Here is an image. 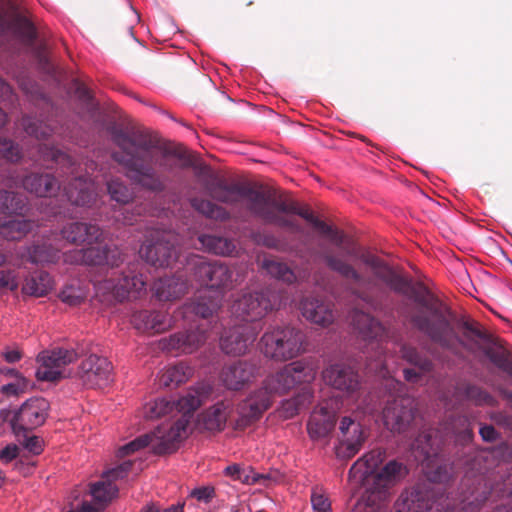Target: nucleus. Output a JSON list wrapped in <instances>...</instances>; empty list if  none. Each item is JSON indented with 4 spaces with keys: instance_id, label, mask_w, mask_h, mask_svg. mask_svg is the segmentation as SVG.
Returning <instances> with one entry per match:
<instances>
[{
    "instance_id": "1",
    "label": "nucleus",
    "mask_w": 512,
    "mask_h": 512,
    "mask_svg": "<svg viewBox=\"0 0 512 512\" xmlns=\"http://www.w3.org/2000/svg\"><path fill=\"white\" fill-rule=\"evenodd\" d=\"M204 187L213 199L226 204L243 201L245 208L253 216L266 224L287 229L291 233H304V228L294 216H299L310 223L335 246L342 248L345 255L356 258L365 265V271L360 272L352 264L328 251L320 254L329 269L352 284L353 295L366 303H372L386 290L391 291V285L379 276L383 270L387 269L394 275H401L382 258L367 251L361 252L358 244L350 236L320 220L308 206H301L291 198L277 195L273 189L246 182L228 183L212 173L205 180Z\"/></svg>"
},
{
    "instance_id": "2",
    "label": "nucleus",
    "mask_w": 512,
    "mask_h": 512,
    "mask_svg": "<svg viewBox=\"0 0 512 512\" xmlns=\"http://www.w3.org/2000/svg\"><path fill=\"white\" fill-rule=\"evenodd\" d=\"M382 272L379 276L391 285L392 292L409 297L417 305L410 315V323L416 330L449 351L464 349L481 353L493 366L512 377V354L480 322L458 315L423 282L413 283L387 269Z\"/></svg>"
},
{
    "instance_id": "3",
    "label": "nucleus",
    "mask_w": 512,
    "mask_h": 512,
    "mask_svg": "<svg viewBox=\"0 0 512 512\" xmlns=\"http://www.w3.org/2000/svg\"><path fill=\"white\" fill-rule=\"evenodd\" d=\"M445 433L430 429L423 431L416 439L417 447L424 456L422 465L429 483H421L405 490L396 503V512H478L490 495V489L482 481L476 479V486L468 495L467 476L461 482L459 497L453 501L441 494L436 497V484H446L453 478V467L447 463L438 462V453L449 436H454L457 442L465 444L472 440L473 430L466 416L453 418L444 425Z\"/></svg>"
},
{
    "instance_id": "4",
    "label": "nucleus",
    "mask_w": 512,
    "mask_h": 512,
    "mask_svg": "<svg viewBox=\"0 0 512 512\" xmlns=\"http://www.w3.org/2000/svg\"><path fill=\"white\" fill-rule=\"evenodd\" d=\"M113 144L118 147L111 158L126 170V176L142 189L162 193L167 185L153 164L166 172H171L175 164L170 157L186 159V152L180 145H160L152 133L112 122L106 127Z\"/></svg>"
},
{
    "instance_id": "5",
    "label": "nucleus",
    "mask_w": 512,
    "mask_h": 512,
    "mask_svg": "<svg viewBox=\"0 0 512 512\" xmlns=\"http://www.w3.org/2000/svg\"><path fill=\"white\" fill-rule=\"evenodd\" d=\"M386 459V451L376 448L359 458L349 470V479L365 488L360 498L371 510L378 509L390 496V490L408 473L407 467L397 460L379 466Z\"/></svg>"
},
{
    "instance_id": "6",
    "label": "nucleus",
    "mask_w": 512,
    "mask_h": 512,
    "mask_svg": "<svg viewBox=\"0 0 512 512\" xmlns=\"http://www.w3.org/2000/svg\"><path fill=\"white\" fill-rule=\"evenodd\" d=\"M39 152L44 160L54 161L62 169H67L74 178L64 187V195L75 206L90 207L97 200L94 182L88 176H76L77 164L65 152L48 145H41Z\"/></svg>"
},
{
    "instance_id": "7",
    "label": "nucleus",
    "mask_w": 512,
    "mask_h": 512,
    "mask_svg": "<svg viewBox=\"0 0 512 512\" xmlns=\"http://www.w3.org/2000/svg\"><path fill=\"white\" fill-rule=\"evenodd\" d=\"M187 421L182 419L175 425H161L151 433L141 435L133 441L123 445L118 450L120 457L127 456L135 451L151 445L153 453L164 455L174 452L183 440Z\"/></svg>"
},
{
    "instance_id": "8",
    "label": "nucleus",
    "mask_w": 512,
    "mask_h": 512,
    "mask_svg": "<svg viewBox=\"0 0 512 512\" xmlns=\"http://www.w3.org/2000/svg\"><path fill=\"white\" fill-rule=\"evenodd\" d=\"M304 334L292 326L268 329L260 339L263 354L275 361H287L303 351Z\"/></svg>"
},
{
    "instance_id": "9",
    "label": "nucleus",
    "mask_w": 512,
    "mask_h": 512,
    "mask_svg": "<svg viewBox=\"0 0 512 512\" xmlns=\"http://www.w3.org/2000/svg\"><path fill=\"white\" fill-rule=\"evenodd\" d=\"M178 235L171 230L152 229L140 248V255L155 267H169L178 260Z\"/></svg>"
},
{
    "instance_id": "10",
    "label": "nucleus",
    "mask_w": 512,
    "mask_h": 512,
    "mask_svg": "<svg viewBox=\"0 0 512 512\" xmlns=\"http://www.w3.org/2000/svg\"><path fill=\"white\" fill-rule=\"evenodd\" d=\"M316 373V368L308 362L295 361L285 365L275 374L268 376L260 389L267 392L272 400L273 396H281L299 384L312 382Z\"/></svg>"
},
{
    "instance_id": "11",
    "label": "nucleus",
    "mask_w": 512,
    "mask_h": 512,
    "mask_svg": "<svg viewBox=\"0 0 512 512\" xmlns=\"http://www.w3.org/2000/svg\"><path fill=\"white\" fill-rule=\"evenodd\" d=\"M278 305L279 295L271 289H265L244 293L234 302L232 313L243 321L255 322L264 318Z\"/></svg>"
},
{
    "instance_id": "12",
    "label": "nucleus",
    "mask_w": 512,
    "mask_h": 512,
    "mask_svg": "<svg viewBox=\"0 0 512 512\" xmlns=\"http://www.w3.org/2000/svg\"><path fill=\"white\" fill-rule=\"evenodd\" d=\"M188 267L196 281L209 289L227 288L232 282L233 272L224 262L192 255L188 259Z\"/></svg>"
},
{
    "instance_id": "13",
    "label": "nucleus",
    "mask_w": 512,
    "mask_h": 512,
    "mask_svg": "<svg viewBox=\"0 0 512 512\" xmlns=\"http://www.w3.org/2000/svg\"><path fill=\"white\" fill-rule=\"evenodd\" d=\"M415 399L407 394H398L388 399L383 409L385 426L392 432H405L414 420Z\"/></svg>"
},
{
    "instance_id": "14",
    "label": "nucleus",
    "mask_w": 512,
    "mask_h": 512,
    "mask_svg": "<svg viewBox=\"0 0 512 512\" xmlns=\"http://www.w3.org/2000/svg\"><path fill=\"white\" fill-rule=\"evenodd\" d=\"M78 354L73 349L55 348L37 356L39 367L35 376L39 381L56 382L64 377V368L74 362Z\"/></svg>"
},
{
    "instance_id": "15",
    "label": "nucleus",
    "mask_w": 512,
    "mask_h": 512,
    "mask_svg": "<svg viewBox=\"0 0 512 512\" xmlns=\"http://www.w3.org/2000/svg\"><path fill=\"white\" fill-rule=\"evenodd\" d=\"M325 383L339 391L343 396L356 399L359 397L362 383L358 372L345 363H335L322 372Z\"/></svg>"
},
{
    "instance_id": "16",
    "label": "nucleus",
    "mask_w": 512,
    "mask_h": 512,
    "mask_svg": "<svg viewBox=\"0 0 512 512\" xmlns=\"http://www.w3.org/2000/svg\"><path fill=\"white\" fill-rule=\"evenodd\" d=\"M49 403L42 397H34L24 402L11 420V426L17 439L21 432H29L41 426L48 415Z\"/></svg>"
},
{
    "instance_id": "17",
    "label": "nucleus",
    "mask_w": 512,
    "mask_h": 512,
    "mask_svg": "<svg viewBox=\"0 0 512 512\" xmlns=\"http://www.w3.org/2000/svg\"><path fill=\"white\" fill-rule=\"evenodd\" d=\"M139 267V263L129 264L117 280L114 278L106 280L103 283V288L111 290V294L117 302H122L131 296L137 297L146 287V280L139 271Z\"/></svg>"
},
{
    "instance_id": "18",
    "label": "nucleus",
    "mask_w": 512,
    "mask_h": 512,
    "mask_svg": "<svg viewBox=\"0 0 512 512\" xmlns=\"http://www.w3.org/2000/svg\"><path fill=\"white\" fill-rule=\"evenodd\" d=\"M368 437L362 424L351 416H343L339 421L336 454L339 458L350 459L362 448Z\"/></svg>"
},
{
    "instance_id": "19",
    "label": "nucleus",
    "mask_w": 512,
    "mask_h": 512,
    "mask_svg": "<svg viewBox=\"0 0 512 512\" xmlns=\"http://www.w3.org/2000/svg\"><path fill=\"white\" fill-rule=\"evenodd\" d=\"M261 374L257 360H238L223 367L220 379L226 388L240 390Z\"/></svg>"
},
{
    "instance_id": "20",
    "label": "nucleus",
    "mask_w": 512,
    "mask_h": 512,
    "mask_svg": "<svg viewBox=\"0 0 512 512\" xmlns=\"http://www.w3.org/2000/svg\"><path fill=\"white\" fill-rule=\"evenodd\" d=\"M112 365L105 357L89 355L79 366L77 375L88 388H102L111 380Z\"/></svg>"
},
{
    "instance_id": "21",
    "label": "nucleus",
    "mask_w": 512,
    "mask_h": 512,
    "mask_svg": "<svg viewBox=\"0 0 512 512\" xmlns=\"http://www.w3.org/2000/svg\"><path fill=\"white\" fill-rule=\"evenodd\" d=\"M207 340V330L202 324L195 329L177 332L160 341L161 347L167 352L190 354L199 349Z\"/></svg>"
},
{
    "instance_id": "22",
    "label": "nucleus",
    "mask_w": 512,
    "mask_h": 512,
    "mask_svg": "<svg viewBox=\"0 0 512 512\" xmlns=\"http://www.w3.org/2000/svg\"><path fill=\"white\" fill-rule=\"evenodd\" d=\"M258 329L250 325H237L224 331L220 338V347L225 354L243 355L254 343Z\"/></svg>"
},
{
    "instance_id": "23",
    "label": "nucleus",
    "mask_w": 512,
    "mask_h": 512,
    "mask_svg": "<svg viewBox=\"0 0 512 512\" xmlns=\"http://www.w3.org/2000/svg\"><path fill=\"white\" fill-rule=\"evenodd\" d=\"M131 467L132 463L125 461L119 466L104 472L103 480L90 485V494L97 505L105 508L117 496L118 488L112 481L123 478L130 471Z\"/></svg>"
},
{
    "instance_id": "24",
    "label": "nucleus",
    "mask_w": 512,
    "mask_h": 512,
    "mask_svg": "<svg viewBox=\"0 0 512 512\" xmlns=\"http://www.w3.org/2000/svg\"><path fill=\"white\" fill-rule=\"evenodd\" d=\"M271 405L267 392L261 389L255 391L238 406V418L235 420L237 429H244L258 420Z\"/></svg>"
},
{
    "instance_id": "25",
    "label": "nucleus",
    "mask_w": 512,
    "mask_h": 512,
    "mask_svg": "<svg viewBox=\"0 0 512 512\" xmlns=\"http://www.w3.org/2000/svg\"><path fill=\"white\" fill-rule=\"evenodd\" d=\"M336 423V413L328 406L316 407L310 415L307 430L312 440H321L330 436Z\"/></svg>"
},
{
    "instance_id": "26",
    "label": "nucleus",
    "mask_w": 512,
    "mask_h": 512,
    "mask_svg": "<svg viewBox=\"0 0 512 512\" xmlns=\"http://www.w3.org/2000/svg\"><path fill=\"white\" fill-rule=\"evenodd\" d=\"M303 316L310 322L327 327L333 323L335 314L333 304L318 297H306L301 302Z\"/></svg>"
},
{
    "instance_id": "27",
    "label": "nucleus",
    "mask_w": 512,
    "mask_h": 512,
    "mask_svg": "<svg viewBox=\"0 0 512 512\" xmlns=\"http://www.w3.org/2000/svg\"><path fill=\"white\" fill-rule=\"evenodd\" d=\"M131 322L141 332L161 333L172 326L171 318L163 311H136Z\"/></svg>"
},
{
    "instance_id": "28",
    "label": "nucleus",
    "mask_w": 512,
    "mask_h": 512,
    "mask_svg": "<svg viewBox=\"0 0 512 512\" xmlns=\"http://www.w3.org/2000/svg\"><path fill=\"white\" fill-rule=\"evenodd\" d=\"M61 235L70 243L91 245L101 240L103 232L95 224L73 222L62 228Z\"/></svg>"
},
{
    "instance_id": "29",
    "label": "nucleus",
    "mask_w": 512,
    "mask_h": 512,
    "mask_svg": "<svg viewBox=\"0 0 512 512\" xmlns=\"http://www.w3.org/2000/svg\"><path fill=\"white\" fill-rule=\"evenodd\" d=\"M23 188L38 197H54L60 190L59 181L49 173H31L22 180Z\"/></svg>"
},
{
    "instance_id": "30",
    "label": "nucleus",
    "mask_w": 512,
    "mask_h": 512,
    "mask_svg": "<svg viewBox=\"0 0 512 512\" xmlns=\"http://www.w3.org/2000/svg\"><path fill=\"white\" fill-rule=\"evenodd\" d=\"M351 324L363 340H376L384 334V327L376 318L362 310L351 313Z\"/></svg>"
},
{
    "instance_id": "31",
    "label": "nucleus",
    "mask_w": 512,
    "mask_h": 512,
    "mask_svg": "<svg viewBox=\"0 0 512 512\" xmlns=\"http://www.w3.org/2000/svg\"><path fill=\"white\" fill-rule=\"evenodd\" d=\"M153 291L160 301H173L188 291V283L181 276L160 278L153 284Z\"/></svg>"
},
{
    "instance_id": "32",
    "label": "nucleus",
    "mask_w": 512,
    "mask_h": 512,
    "mask_svg": "<svg viewBox=\"0 0 512 512\" xmlns=\"http://www.w3.org/2000/svg\"><path fill=\"white\" fill-rule=\"evenodd\" d=\"M8 31H13L16 35L30 42L36 38L35 28L27 18L17 16L13 21H10L0 5V35H4Z\"/></svg>"
},
{
    "instance_id": "33",
    "label": "nucleus",
    "mask_w": 512,
    "mask_h": 512,
    "mask_svg": "<svg viewBox=\"0 0 512 512\" xmlns=\"http://www.w3.org/2000/svg\"><path fill=\"white\" fill-rule=\"evenodd\" d=\"M221 295L219 293H213L210 290L204 291L199 297H197L192 303L186 306L190 312L202 319H208L212 317L218 309L221 307Z\"/></svg>"
},
{
    "instance_id": "34",
    "label": "nucleus",
    "mask_w": 512,
    "mask_h": 512,
    "mask_svg": "<svg viewBox=\"0 0 512 512\" xmlns=\"http://www.w3.org/2000/svg\"><path fill=\"white\" fill-rule=\"evenodd\" d=\"M28 260L33 264L55 263L60 259V248L48 240L36 243L28 248Z\"/></svg>"
},
{
    "instance_id": "35",
    "label": "nucleus",
    "mask_w": 512,
    "mask_h": 512,
    "mask_svg": "<svg viewBox=\"0 0 512 512\" xmlns=\"http://www.w3.org/2000/svg\"><path fill=\"white\" fill-rule=\"evenodd\" d=\"M455 396L457 399L470 400L478 406L487 405L495 406L497 401L486 390L472 384H460L455 388Z\"/></svg>"
},
{
    "instance_id": "36",
    "label": "nucleus",
    "mask_w": 512,
    "mask_h": 512,
    "mask_svg": "<svg viewBox=\"0 0 512 512\" xmlns=\"http://www.w3.org/2000/svg\"><path fill=\"white\" fill-rule=\"evenodd\" d=\"M198 242L204 251L223 256L231 255L236 249L232 240L217 235L200 234Z\"/></svg>"
},
{
    "instance_id": "37",
    "label": "nucleus",
    "mask_w": 512,
    "mask_h": 512,
    "mask_svg": "<svg viewBox=\"0 0 512 512\" xmlns=\"http://www.w3.org/2000/svg\"><path fill=\"white\" fill-rule=\"evenodd\" d=\"M230 406L225 402H218L207 409L203 414V423L206 429L221 431L224 429L228 417H230Z\"/></svg>"
},
{
    "instance_id": "38",
    "label": "nucleus",
    "mask_w": 512,
    "mask_h": 512,
    "mask_svg": "<svg viewBox=\"0 0 512 512\" xmlns=\"http://www.w3.org/2000/svg\"><path fill=\"white\" fill-rule=\"evenodd\" d=\"M52 288L53 280L50 274L45 271H39L26 278L22 291L27 295L42 297Z\"/></svg>"
},
{
    "instance_id": "39",
    "label": "nucleus",
    "mask_w": 512,
    "mask_h": 512,
    "mask_svg": "<svg viewBox=\"0 0 512 512\" xmlns=\"http://www.w3.org/2000/svg\"><path fill=\"white\" fill-rule=\"evenodd\" d=\"M193 374V369L184 362L166 367L160 376V385L164 387H177L185 383Z\"/></svg>"
},
{
    "instance_id": "40",
    "label": "nucleus",
    "mask_w": 512,
    "mask_h": 512,
    "mask_svg": "<svg viewBox=\"0 0 512 512\" xmlns=\"http://www.w3.org/2000/svg\"><path fill=\"white\" fill-rule=\"evenodd\" d=\"M27 197L18 192L0 189V213L22 214L27 208Z\"/></svg>"
},
{
    "instance_id": "41",
    "label": "nucleus",
    "mask_w": 512,
    "mask_h": 512,
    "mask_svg": "<svg viewBox=\"0 0 512 512\" xmlns=\"http://www.w3.org/2000/svg\"><path fill=\"white\" fill-rule=\"evenodd\" d=\"M174 409L178 412L182 413V417L175 421L172 425H175L178 421L185 419L187 421L185 432H187V427L189 424V420L186 418L187 414L193 413L198 407L201 405V398L197 390H190L184 396L180 397L177 401H173ZM168 427L171 424H166ZM187 433H184L183 439H185Z\"/></svg>"
},
{
    "instance_id": "42",
    "label": "nucleus",
    "mask_w": 512,
    "mask_h": 512,
    "mask_svg": "<svg viewBox=\"0 0 512 512\" xmlns=\"http://www.w3.org/2000/svg\"><path fill=\"white\" fill-rule=\"evenodd\" d=\"M401 358L414 366L422 373H428L433 369V362L427 356L418 351L417 348L404 344L400 348Z\"/></svg>"
},
{
    "instance_id": "43",
    "label": "nucleus",
    "mask_w": 512,
    "mask_h": 512,
    "mask_svg": "<svg viewBox=\"0 0 512 512\" xmlns=\"http://www.w3.org/2000/svg\"><path fill=\"white\" fill-rule=\"evenodd\" d=\"M190 203L196 211L208 218L220 221L228 220L230 218V214L225 208L218 206L210 200L194 197L190 200Z\"/></svg>"
},
{
    "instance_id": "44",
    "label": "nucleus",
    "mask_w": 512,
    "mask_h": 512,
    "mask_svg": "<svg viewBox=\"0 0 512 512\" xmlns=\"http://www.w3.org/2000/svg\"><path fill=\"white\" fill-rule=\"evenodd\" d=\"M33 222L26 219L10 220L0 226V234L7 240H20L32 230Z\"/></svg>"
},
{
    "instance_id": "45",
    "label": "nucleus",
    "mask_w": 512,
    "mask_h": 512,
    "mask_svg": "<svg viewBox=\"0 0 512 512\" xmlns=\"http://www.w3.org/2000/svg\"><path fill=\"white\" fill-rule=\"evenodd\" d=\"M262 268L267 271L272 277L282 280L286 283H293L296 281V275L293 270L284 262L275 258H266L263 260Z\"/></svg>"
},
{
    "instance_id": "46",
    "label": "nucleus",
    "mask_w": 512,
    "mask_h": 512,
    "mask_svg": "<svg viewBox=\"0 0 512 512\" xmlns=\"http://www.w3.org/2000/svg\"><path fill=\"white\" fill-rule=\"evenodd\" d=\"M71 261L82 262L86 265H104L107 260L104 246H91L86 249L75 250ZM70 261V259H68Z\"/></svg>"
},
{
    "instance_id": "47",
    "label": "nucleus",
    "mask_w": 512,
    "mask_h": 512,
    "mask_svg": "<svg viewBox=\"0 0 512 512\" xmlns=\"http://www.w3.org/2000/svg\"><path fill=\"white\" fill-rule=\"evenodd\" d=\"M107 192L111 200L119 204H127L133 199L131 189L119 178H113L107 181Z\"/></svg>"
},
{
    "instance_id": "48",
    "label": "nucleus",
    "mask_w": 512,
    "mask_h": 512,
    "mask_svg": "<svg viewBox=\"0 0 512 512\" xmlns=\"http://www.w3.org/2000/svg\"><path fill=\"white\" fill-rule=\"evenodd\" d=\"M388 366V357L386 355L379 356L377 359L371 360L368 363V369L370 371L376 373L384 379H387L390 386H392L394 389H397V391H400V389L403 387V384L393 379Z\"/></svg>"
},
{
    "instance_id": "49",
    "label": "nucleus",
    "mask_w": 512,
    "mask_h": 512,
    "mask_svg": "<svg viewBox=\"0 0 512 512\" xmlns=\"http://www.w3.org/2000/svg\"><path fill=\"white\" fill-rule=\"evenodd\" d=\"M7 121V115L0 109V127ZM0 158L10 162H17L21 158L19 146L13 141L0 137Z\"/></svg>"
},
{
    "instance_id": "50",
    "label": "nucleus",
    "mask_w": 512,
    "mask_h": 512,
    "mask_svg": "<svg viewBox=\"0 0 512 512\" xmlns=\"http://www.w3.org/2000/svg\"><path fill=\"white\" fill-rule=\"evenodd\" d=\"M313 397L312 391L309 387L305 386L302 392L295 398L287 400L283 404V409L286 412V417H292L297 414L302 408L306 407L311 402Z\"/></svg>"
},
{
    "instance_id": "51",
    "label": "nucleus",
    "mask_w": 512,
    "mask_h": 512,
    "mask_svg": "<svg viewBox=\"0 0 512 512\" xmlns=\"http://www.w3.org/2000/svg\"><path fill=\"white\" fill-rule=\"evenodd\" d=\"M22 126L28 135L34 136L37 139H46L53 132L52 128L47 124L28 116L22 118Z\"/></svg>"
},
{
    "instance_id": "52",
    "label": "nucleus",
    "mask_w": 512,
    "mask_h": 512,
    "mask_svg": "<svg viewBox=\"0 0 512 512\" xmlns=\"http://www.w3.org/2000/svg\"><path fill=\"white\" fill-rule=\"evenodd\" d=\"M59 298L70 306H77L87 298V292L80 285H66L59 293Z\"/></svg>"
},
{
    "instance_id": "53",
    "label": "nucleus",
    "mask_w": 512,
    "mask_h": 512,
    "mask_svg": "<svg viewBox=\"0 0 512 512\" xmlns=\"http://www.w3.org/2000/svg\"><path fill=\"white\" fill-rule=\"evenodd\" d=\"M173 410V402L161 398L156 399L146 407L145 415L149 419H156L171 413Z\"/></svg>"
},
{
    "instance_id": "54",
    "label": "nucleus",
    "mask_w": 512,
    "mask_h": 512,
    "mask_svg": "<svg viewBox=\"0 0 512 512\" xmlns=\"http://www.w3.org/2000/svg\"><path fill=\"white\" fill-rule=\"evenodd\" d=\"M19 443L34 455H39L43 450L42 440L37 436H28V432L20 433Z\"/></svg>"
},
{
    "instance_id": "55",
    "label": "nucleus",
    "mask_w": 512,
    "mask_h": 512,
    "mask_svg": "<svg viewBox=\"0 0 512 512\" xmlns=\"http://www.w3.org/2000/svg\"><path fill=\"white\" fill-rule=\"evenodd\" d=\"M252 239L256 244L270 249H279L280 247L279 239L270 233L255 232L252 235Z\"/></svg>"
},
{
    "instance_id": "56",
    "label": "nucleus",
    "mask_w": 512,
    "mask_h": 512,
    "mask_svg": "<svg viewBox=\"0 0 512 512\" xmlns=\"http://www.w3.org/2000/svg\"><path fill=\"white\" fill-rule=\"evenodd\" d=\"M311 504L314 512H332L331 503L323 493L314 491L311 495Z\"/></svg>"
},
{
    "instance_id": "57",
    "label": "nucleus",
    "mask_w": 512,
    "mask_h": 512,
    "mask_svg": "<svg viewBox=\"0 0 512 512\" xmlns=\"http://www.w3.org/2000/svg\"><path fill=\"white\" fill-rule=\"evenodd\" d=\"M28 386V381L24 377L17 379L15 383H9L1 387L2 394L6 396H17L23 393Z\"/></svg>"
},
{
    "instance_id": "58",
    "label": "nucleus",
    "mask_w": 512,
    "mask_h": 512,
    "mask_svg": "<svg viewBox=\"0 0 512 512\" xmlns=\"http://www.w3.org/2000/svg\"><path fill=\"white\" fill-rule=\"evenodd\" d=\"M224 473L226 476L230 477L234 481H240L242 483H249V475L245 471L244 468H242L238 464H233L230 466H227L224 470Z\"/></svg>"
},
{
    "instance_id": "59",
    "label": "nucleus",
    "mask_w": 512,
    "mask_h": 512,
    "mask_svg": "<svg viewBox=\"0 0 512 512\" xmlns=\"http://www.w3.org/2000/svg\"><path fill=\"white\" fill-rule=\"evenodd\" d=\"M18 281L14 271L0 270V289L16 290Z\"/></svg>"
},
{
    "instance_id": "60",
    "label": "nucleus",
    "mask_w": 512,
    "mask_h": 512,
    "mask_svg": "<svg viewBox=\"0 0 512 512\" xmlns=\"http://www.w3.org/2000/svg\"><path fill=\"white\" fill-rule=\"evenodd\" d=\"M191 496L200 502L209 503L215 497V489L212 486L195 488Z\"/></svg>"
},
{
    "instance_id": "61",
    "label": "nucleus",
    "mask_w": 512,
    "mask_h": 512,
    "mask_svg": "<svg viewBox=\"0 0 512 512\" xmlns=\"http://www.w3.org/2000/svg\"><path fill=\"white\" fill-rule=\"evenodd\" d=\"M19 87L23 92L31 96H41L39 86L29 77L18 79Z\"/></svg>"
},
{
    "instance_id": "62",
    "label": "nucleus",
    "mask_w": 512,
    "mask_h": 512,
    "mask_svg": "<svg viewBox=\"0 0 512 512\" xmlns=\"http://www.w3.org/2000/svg\"><path fill=\"white\" fill-rule=\"evenodd\" d=\"M19 454V448L16 444H9L0 450V461L3 463H9L16 459Z\"/></svg>"
},
{
    "instance_id": "63",
    "label": "nucleus",
    "mask_w": 512,
    "mask_h": 512,
    "mask_svg": "<svg viewBox=\"0 0 512 512\" xmlns=\"http://www.w3.org/2000/svg\"><path fill=\"white\" fill-rule=\"evenodd\" d=\"M105 254L107 256V260L104 265L114 267L118 266L119 263L122 262L121 253L116 247L111 248L105 245Z\"/></svg>"
},
{
    "instance_id": "64",
    "label": "nucleus",
    "mask_w": 512,
    "mask_h": 512,
    "mask_svg": "<svg viewBox=\"0 0 512 512\" xmlns=\"http://www.w3.org/2000/svg\"><path fill=\"white\" fill-rule=\"evenodd\" d=\"M479 434L486 442H494L499 437L498 432L492 425H482L479 429Z\"/></svg>"
}]
</instances>
